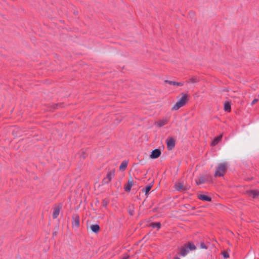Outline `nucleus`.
Masks as SVG:
<instances>
[{
    "label": "nucleus",
    "instance_id": "obj_25",
    "mask_svg": "<svg viewBox=\"0 0 259 259\" xmlns=\"http://www.w3.org/2000/svg\"><path fill=\"white\" fill-rule=\"evenodd\" d=\"M200 247L201 248L205 249L208 248V246L205 244V243L204 242H200Z\"/></svg>",
    "mask_w": 259,
    "mask_h": 259
},
{
    "label": "nucleus",
    "instance_id": "obj_13",
    "mask_svg": "<svg viewBox=\"0 0 259 259\" xmlns=\"http://www.w3.org/2000/svg\"><path fill=\"white\" fill-rule=\"evenodd\" d=\"M164 82L166 83H168L170 85H177L182 87L184 85V82H178L176 81H171L168 80H165Z\"/></svg>",
    "mask_w": 259,
    "mask_h": 259
},
{
    "label": "nucleus",
    "instance_id": "obj_32",
    "mask_svg": "<svg viewBox=\"0 0 259 259\" xmlns=\"http://www.w3.org/2000/svg\"><path fill=\"white\" fill-rule=\"evenodd\" d=\"M128 213L129 214L131 215H134V210H129L128 211Z\"/></svg>",
    "mask_w": 259,
    "mask_h": 259
},
{
    "label": "nucleus",
    "instance_id": "obj_26",
    "mask_svg": "<svg viewBox=\"0 0 259 259\" xmlns=\"http://www.w3.org/2000/svg\"><path fill=\"white\" fill-rule=\"evenodd\" d=\"M110 182L106 177L104 178L102 180V184H107Z\"/></svg>",
    "mask_w": 259,
    "mask_h": 259
},
{
    "label": "nucleus",
    "instance_id": "obj_40",
    "mask_svg": "<svg viewBox=\"0 0 259 259\" xmlns=\"http://www.w3.org/2000/svg\"><path fill=\"white\" fill-rule=\"evenodd\" d=\"M99 201L97 200V203H99Z\"/></svg>",
    "mask_w": 259,
    "mask_h": 259
},
{
    "label": "nucleus",
    "instance_id": "obj_23",
    "mask_svg": "<svg viewBox=\"0 0 259 259\" xmlns=\"http://www.w3.org/2000/svg\"><path fill=\"white\" fill-rule=\"evenodd\" d=\"M102 206L106 207L108 204L109 203V200L108 199H104L102 200Z\"/></svg>",
    "mask_w": 259,
    "mask_h": 259
},
{
    "label": "nucleus",
    "instance_id": "obj_3",
    "mask_svg": "<svg viewBox=\"0 0 259 259\" xmlns=\"http://www.w3.org/2000/svg\"><path fill=\"white\" fill-rule=\"evenodd\" d=\"M227 170V163L224 162L219 164L216 169L214 176L215 177H223Z\"/></svg>",
    "mask_w": 259,
    "mask_h": 259
},
{
    "label": "nucleus",
    "instance_id": "obj_15",
    "mask_svg": "<svg viewBox=\"0 0 259 259\" xmlns=\"http://www.w3.org/2000/svg\"><path fill=\"white\" fill-rule=\"evenodd\" d=\"M222 135H220L215 137L211 142V146H214L217 145L222 140Z\"/></svg>",
    "mask_w": 259,
    "mask_h": 259
},
{
    "label": "nucleus",
    "instance_id": "obj_14",
    "mask_svg": "<svg viewBox=\"0 0 259 259\" xmlns=\"http://www.w3.org/2000/svg\"><path fill=\"white\" fill-rule=\"evenodd\" d=\"M154 183V181H153L150 184H148L145 188L142 189V191L144 192L145 193V195H148L149 193V191L151 189Z\"/></svg>",
    "mask_w": 259,
    "mask_h": 259
},
{
    "label": "nucleus",
    "instance_id": "obj_28",
    "mask_svg": "<svg viewBox=\"0 0 259 259\" xmlns=\"http://www.w3.org/2000/svg\"><path fill=\"white\" fill-rule=\"evenodd\" d=\"M87 156V154L85 152H82L81 154L80 155V157L83 159H85Z\"/></svg>",
    "mask_w": 259,
    "mask_h": 259
},
{
    "label": "nucleus",
    "instance_id": "obj_30",
    "mask_svg": "<svg viewBox=\"0 0 259 259\" xmlns=\"http://www.w3.org/2000/svg\"><path fill=\"white\" fill-rule=\"evenodd\" d=\"M258 101V99H254L251 102V105H253Z\"/></svg>",
    "mask_w": 259,
    "mask_h": 259
},
{
    "label": "nucleus",
    "instance_id": "obj_5",
    "mask_svg": "<svg viewBox=\"0 0 259 259\" xmlns=\"http://www.w3.org/2000/svg\"><path fill=\"white\" fill-rule=\"evenodd\" d=\"M72 226L73 228L75 227L78 228L80 226V219L79 216L77 213L73 214L72 216Z\"/></svg>",
    "mask_w": 259,
    "mask_h": 259
},
{
    "label": "nucleus",
    "instance_id": "obj_21",
    "mask_svg": "<svg viewBox=\"0 0 259 259\" xmlns=\"http://www.w3.org/2000/svg\"><path fill=\"white\" fill-rule=\"evenodd\" d=\"M150 226L153 228H156L157 230H159L161 227V224L160 222H154L151 223Z\"/></svg>",
    "mask_w": 259,
    "mask_h": 259
},
{
    "label": "nucleus",
    "instance_id": "obj_8",
    "mask_svg": "<svg viewBox=\"0 0 259 259\" xmlns=\"http://www.w3.org/2000/svg\"><path fill=\"white\" fill-rule=\"evenodd\" d=\"M174 187L177 191L184 192L188 189L186 186H184L183 184L181 182H177L175 184Z\"/></svg>",
    "mask_w": 259,
    "mask_h": 259
},
{
    "label": "nucleus",
    "instance_id": "obj_12",
    "mask_svg": "<svg viewBox=\"0 0 259 259\" xmlns=\"http://www.w3.org/2000/svg\"><path fill=\"white\" fill-rule=\"evenodd\" d=\"M62 208V204H59L57 207H56L53 212V218L56 219L58 217L59 214L60 209Z\"/></svg>",
    "mask_w": 259,
    "mask_h": 259
},
{
    "label": "nucleus",
    "instance_id": "obj_17",
    "mask_svg": "<svg viewBox=\"0 0 259 259\" xmlns=\"http://www.w3.org/2000/svg\"><path fill=\"white\" fill-rule=\"evenodd\" d=\"M90 228L92 232L95 233H98L100 230V227L98 224L92 225L90 227Z\"/></svg>",
    "mask_w": 259,
    "mask_h": 259
},
{
    "label": "nucleus",
    "instance_id": "obj_11",
    "mask_svg": "<svg viewBox=\"0 0 259 259\" xmlns=\"http://www.w3.org/2000/svg\"><path fill=\"white\" fill-rule=\"evenodd\" d=\"M246 193L253 198H256L259 196V191L257 190H250L247 191Z\"/></svg>",
    "mask_w": 259,
    "mask_h": 259
},
{
    "label": "nucleus",
    "instance_id": "obj_38",
    "mask_svg": "<svg viewBox=\"0 0 259 259\" xmlns=\"http://www.w3.org/2000/svg\"><path fill=\"white\" fill-rule=\"evenodd\" d=\"M77 13H78V12H74V14H77Z\"/></svg>",
    "mask_w": 259,
    "mask_h": 259
},
{
    "label": "nucleus",
    "instance_id": "obj_20",
    "mask_svg": "<svg viewBox=\"0 0 259 259\" xmlns=\"http://www.w3.org/2000/svg\"><path fill=\"white\" fill-rule=\"evenodd\" d=\"M199 81V79L196 76H193L190 78L188 80H187V83H194L198 82Z\"/></svg>",
    "mask_w": 259,
    "mask_h": 259
},
{
    "label": "nucleus",
    "instance_id": "obj_18",
    "mask_svg": "<svg viewBox=\"0 0 259 259\" xmlns=\"http://www.w3.org/2000/svg\"><path fill=\"white\" fill-rule=\"evenodd\" d=\"M128 163V160H123L119 166V170L122 171H124L127 166Z\"/></svg>",
    "mask_w": 259,
    "mask_h": 259
},
{
    "label": "nucleus",
    "instance_id": "obj_31",
    "mask_svg": "<svg viewBox=\"0 0 259 259\" xmlns=\"http://www.w3.org/2000/svg\"><path fill=\"white\" fill-rule=\"evenodd\" d=\"M189 15L190 16H193L195 15V13L193 12V11H190L189 12Z\"/></svg>",
    "mask_w": 259,
    "mask_h": 259
},
{
    "label": "nucleus",
    "instance_id": "obj_36",
    "mask_svg": "<svg viewBox=\"0 0 259 259\" xmlns=\"http://www.w3.org/2000/svg\"><path fill=\"white\" fill-rule=\"evenodd\" d=\"M115 185L116 186H118V183H116V184ZM118 186L119 187L120 186V183H119V184H118Z\"/></svg>",
    "mask_w": 259,
    "mask_h": 259
},
{
    "label": "nucleus",
    "instance_id": "obj_37",
    "mask_svg": "<svg viewBox=\"0 0 259 259\" xmlns=\"http://www.w3.org/2000/svg\"><path fill=\"white\" fill-rule=\"evenodd\" d=\"M77 13H78V12H74V14H77Z\"/></svg>",
    "mask_w": 259,
    "mask_h": 259
},
{
    "label": "nucleus",
    "instance_id": "obj_16",
    "mask_svg": "<svg viewBox=\"0 0 259 259\" xmlns=\"http://www.w3.org/2000/svg\"><path fill=\"white\" fill-rule=\"evenodd\" d=\"M224 109L226 112H230L231 110V102L226 101L224 105Z\"/></svg>",
    "mask_w": 259,
    "mask_h": 259
},
{
    "label": "nucleus",
    "instance_id": "obj_35",
    "mask_svg": "<svg viewBox=\"0 0 259 259\" xmlns=\"http://www.w3.org/2000/svg\"><path fill=\"white\" fill-rule=\"evenodd\" d=\"M190 209L191 210H194V209H195V207L194 206H191V207H190Z\"/></svg>",
    "mask_w": 259,
    "mask_h": 259
},
{
    "label": "nucleus",
    "instance_id": "obj_22",
    "mask_svg": "<svg viewBox=\"0 0 259 259\" xmlns=\"http://www.w3.org/2000/svg\"><path fill=\"white\" fill-rule=\"evenodd\" d=\"M64 107L63 103H59L57 104H54L52 105V108L54 109H56L59 108H63Z\"/></svg>",
    "mask_w": 259,
    "mask_h": 259
},
{
    "label": "nucleus",
    "instance_id": "obj_34",
    "mask_svg": "<svg viewBox=\"0 0 259 259\" xmlns=\"http://www.w3.org/2000/svg\"><path fill=\"white\" fill-rule=\"evenodd\" d=\"M172 259H181L178 256L176 255L173 257Z\"/></svg>",
    "mask_w": 259,
    "mask_h": 259
},
{
    "label": "nucleus",
    "instance_id": "obj_4",
    "mask_svg": "<svg viewBox=\"0 0 259 259\" xmlns=\"http://www.w3.org/2000/svg\"><path fill=\"white\" fill-rule=\"evenodd\" d=\"M212 181V176L208 174L201 175L198 178V180H195L197 185H200L205 183H211Z\"/></svg>",
    "mask_w": 259,
    "mask_h": 259
},
{
    "label": "nucleus",
    "instance_id": "obj_24",
    "mask_svg": "<svg viewBox=\"0 0 259 259\" xmlns=\"http://www.w3.org/2000/svg\"><path fill=\"white\" fill-rule=\"evenodd\" d=\"M167 123V121L166 120H159L158 122V124H157V125L159 126V127H161L164 125H165Z\"/></svg>",
    "mask_w": 259,
    "mask_h": 259
},
{
    "label": "nucleus",
    "instance_id": "obj_27",
    "mask_svg": "<svg viewBox=\"0 0 259 259\" xmlns=\"http://www.w3.org/2000/svg\"><path fill=\"white\" fill-rule=\"evenodd\" d=\"M222 254L225 258H227L229 257V254L228 252L226 251H223L222 252Z\"/></svg>",
    "mask_w": 259,
    "mask_h": 259
},
{
    "label": "nucleus",
    "instance_id": "obj_2",
    "mask_svg": "<svg viewBox=\"0 0 259 259\" xmlns=\"http://www.w3.org/2000/svg\"><path fill=\"white\" fill-rule=\"evenodd\" d=\"M181 95H182V97L172 107V110H177L188 103L189 101V95L188 94L182 93Z\"/></svg>",
    "mask_w": 259,
    "mask_h": 259
},
{
    "label": "nucleus",
    "instance_id": "obj_1",
    "mask_svg": "<svg viewBox=\"0 0 259 259\" xmlns=\"http://www.w3.org/2000/svg\"><path fill=\"white\" fill-rule=\"evenodd\" d=\"M196 249V246L192 242L189 241L184 244L182 246L178 248V254L182 256H185L190 251H193Z\"/></svg>",
    "mask_w": 259,
    "mask_h": 259
},
{
    "label": "nucleus",
    "instance_id": "obj_9",
    "mask_svg": "<svg viewBox=\"0 0 259 259\" xmlns=\"http://www.w3.org/2000/svg\"><path fill=\"white\" fill-rule=\"evenodd\" d=\"M134 185V180L132 177H131L127 182L126 185L124 186V189L126 192H130L131 190L132 186Z\"/></svg>",
    "mask_w": 259,
    "mask_h": 259
},
{
    "label": "nucleus",
    "instance_id": "obj_7",
    "mask_svg": "<svg viewBox=\"0 0 259 259\" xmlns=\"http://www.w3.org/2000/svg\"><path fill=\"white\" fill-rule=\"evenodd\" d=\"M161 154V150L159 148L155 149L151 152L150 157L151 159H156L158 158Z\"/></svg>",
    "mask_w": 259,
    "mask_h": 259
},
{
    "label": "nucleus",
    "instance_id": "obj_19",
    "mask_svg": "<svg viewBox=\"0 0 259 259\" xmlns=\"http://www.w3.org/2000/svg\"><path fill=\"white\" fill-rule=\"evenodd\" d=\"M115 170L113 169L112 170L109 171L106 175V178L109 180L111 181L112 178L114 176Z\"/></svg>",
    "mask_w": 259,
    "mask_h": 259
},
{
    "label": "nucleus",
    "instance_id": "obj_33",
    "mask_svg": "<svg viewBox=\"0 0 259 259\" xmlns=\"http://www.w3.org/2000/svg\"><path fill=\"white\" fill-rule=\"evenodd\" d=\"M57 234V231H54L53 233V236H56Z\"/></svg>",
    "mask_w": 259,
    "mask_h": 259
},
{
    "label": "nucleus",
    "instance_id": "obj_10",
    "mask_svg": "<svg viewBox=\"0 0 259 259\" xmlns=\"http://www.w3.org/2000/svg\"><path fill=\"white\" fill-rule=\"evenodd\" d=\"M197 197L199 199L207 202H211L212 201V198L209 196L205 194H198Z\"/></svg>",
    "mask_w": 259,
    "mask_h": 259
},
{
    "label": "nucleus",
    "instance_id": "obj_39",
    "mask_svg": "<svg viewBox=\"0 0 259 259\" xmlns=\"http://www.w3.org/2000/svg\"><path fill=\"white\" fill-rule=\"evenodd\" d=\"M77 13H78V12H74V14H77Z\"/></svg>",
    "mask_w": 259,
    "mask_h": 259
},
{
    "label": "nucleus",
    "instance_id": "obj_29",
    "mask_svg": "<svg viewBox=\"0 0 259 259\" xmlns=\"http://www.w3.org/2000/svg\"><path fill=\"white\" fill-rule=\"evenodd\" d=\"M184 207L186 209H190V207H191V205L189 204H185L184 205Z\"/></svg>",
    "mask_w": 259,
    "mask_h": 259
},
{
    "label": "nucleus",
    "instance_id": "obj_6",
    "mask_svg": "<svg viewBox=\"0 0 259 259\" xmlns=\"http://www.w3.org/2000/svg\"><path fill=\"white\" fill-rule=\"evenodd\" d=\"M176 145V140L174 138L170 137L166 140V146L168 150H170L174 148Z\"/></svg>",
    "mask_w": 259,
    "mask_h": 259
}]
</instances>
